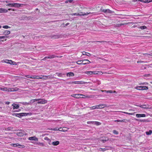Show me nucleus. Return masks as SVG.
Instances as JSON below:
<instances>
[{"label": "nucleus", "instance_id": "5", "mask_svg": "<svg viewBox=\"0 0 152 152\" xmlns=\"http://www.w3.org/2000/svg\"><path fill=\"white\" fill-rule=\"evenodd\" d=\"M101 10L104 13H113L114 12L113 11L110 10L109 9H104L102 8L101 9Z\"/></svg>", "mask_w": 152, "mask_h": 152}, {"label": "nucleus", "instance_id": "49", "mask_svg": "<svg viewBox=\"0 0 152 152\" xmlns=\"http://www.w3.org/2000/svg\"><path fill=\"white\" fill-rule=\"evenodd\" d=\"M48 59V56H46L44 57L43 59H42V60L45 61Z\"/></svg>", "mask_w": 152, "mask_h": 152}, {"label": "nucleus", "instance_id": "24", "mask_svg": "<svg viewBox=\"0 0 152 152\" xmlns=\"http://www.w3.org/2000/svg\"><path fill=\"white\" fill-rule=\"evenodd\" d=\"M85 73L87 75H91L93 74V71H88L85 72Z\"/></svg>", "mask_w": 152, "mask_h": 152}, {"label": "nucleus", "instance_id": "6", "mask_svg": "<svg viewBox=\"0 0 152 152\" xmlns=\"http://www.w3.org/2000/svg\"><path fill=\"white\" fill-rule=\"evenodd\" d=\"M136 88L138 90H147L148 89V87L146 86H137Z\"/></svg>", "mask_w": 152, "mask_h": 152}, {"label": "nucleus", "instance_id": "20", "mask_svg": "<svg viewBox=\"0 0 152 152\" xmlns=\"http://www.w3.org/2000/svg\"><path fill=\"white\" fill-rule=\"evenodd\" d=\"M59 144L58 141H54L52 142V144L53 145H57Z\"/></svg>", "mask_w": 152, "mask_h": 152}, {"label": "nucleus", "instance_id": "55", "mask_svg": "<svg viewBox=\"0 0 152 152\" xmlns=\"http://www.w3.org/2000/svg\"><path fill=\"white\" fill-rule=\"evenodd\" d=\"M44 139L50 141V140L47 137H45Z\"/></svg>", "mask_w": 152, "mask_h": 152}, {"label": "nucleus", "instance_id": "2", "mask_svg": "<svg viewBox=\"0 0 152 152\" xmlns=\"http://www.w3.org/2000/svg\"><path fill=\"white\" fill-rule=\"evenodd\" d=\"M78 62H81V63H79L80 65L83 64L85 65L86 64H89L91 63V62L88 59H84L81 60H79L78 61Z\"/></svg>", "mask_w": 152, "mask_h": 152}, {"label": "nucleus", "instance_id": "12", "mask_svg": "<svg viewBox=\"0 0 152 152\" xmlns=\"http://www.w3.org/2000/svg\"><path fill=\"white\" fill-rule=\"evenodd\" d=\"M83 95L81 94H73L72 96L76 98H80V96H83Z\"/></svg>", "mask_w": 152, "mask_h": 152}, {"label": "nucleus", "instance_id": "50", "mask_svg": "<svg viewBox=\"0 0 152 152\" xmlns=\"http://www.w3.org/2000/svg\"><path fill=\"white\" fill-rule=\"evenodd\" d=\"M90 108H91V110H94V109H96L95 106H93V107H90Z\"/></svg>", "mask_w": 152, "mask_h": 152}, {"label": "nucleus", "instance_id": "36", "mask_svg": "<svg viewBox=\"0 0 152 152\" xmlns=\"http://www.w3.org/2000/svg\"><path fill=\"white\" fill-rule=\"evenodd\" d=\"M40 77H39L38 76L35 75V76L34 77H32V78L34 79H39Z\"/></svg>", "mask_w": 152, "mask_h": 152}, {"label": "nucleus", "instance_id": "10", "mask_svg": "<svg viewBox=\"0 0 152 152\" xmlns=\"http://www.w3.org/2000/svg\"><path fill=\"white\" fill-rule=\"evenodd\" d=\"M4 61L5 63L7 64H11L14 65L16 63L15 62L11 60H9L7 59H6L5 60H4Z\"/></svg>", "mask_w": 152, "mask_h": 152}, {"label": "nucleus", "instance_id": "62", "mask_svg": "<svg viewBox=\"0 0 152 152\" xmlns=\"http://www.w3.org/2000/svg\"><path fill=\"white\" fill-rule=\"evenodd\" d=\"M73 15H79V13H75V14H73Z\"/></svg>", "mask_w": 152, "mask_h": 152}, {"label": "nucleus", "instance_id": "4", "mask_svg": "<svg viewBox=\"0 0 152 152\" xmlns=\"http://www.w3.org/2000/svg\"><path fill=\"white\" fill-rule=\"evenodd\" d=\"M0 90L4 91H16L13 88H9L7 89V88L5 87L4 88L0 87Z\"/></svg>", "mask_w": 152, "mask_h": 152}, {"label": "nucleus", "instance_id": "52", "mask_svg": "<svg viewBox=\"0 0 152 152\" xmlns=\"http://www.w3.org/2000/svg\"><path fill=\"white\" fill-rule=\"evenodd\" d=\"M124 24H127V23L123 24V23H121L119 24H118V26H121L122 25H123Z\"/></svg>", "mask_w": 152, "mask_h": 152}, {"label": "nucleus", "instance_id": "29", "mask_svg": "<svg viewBox=\"0 0 152 152\" xmlns=\"http://www.w3.org/2000/svg\"><path fill=\"white\" fill-rule=\"evenodd\" d=\"M59 36L58 35H54L52 36V38L53 39H56L57 38H58Z\"/></svg>", "mask_w": 152, "mask_h": 152}, {"label": "nucleus", "instance_id": "23", "mask_svg": "<svg viewBox=\"0 0 152 152\" xmlns=\"http://www.w3.org/2000/svg\"><path fill=\"white\" fill-rule=\"evenodd\" d=\"M82 54L83 55H86L88 56H91V54L90 53L86 52H83Z\"/></svg>", "mask_w": 152, "mask_h": 152}, {"label": "nucleus", "instance_id": "44", "mask_svg": "<svg viewBox=\"0 0 152 152\" xmlns=\"http://www.w3.org/2000/svg\"><path fill=\"white\" fill-rule=\"evenodd\" d=\"M113 132L115 134H118V132L115 130H113Z\"/></svg>", "mask_w": 152, "mask_h": 152}, {"label": "nucleus", "instance_id": "16", "mask_svg": "<svg viewBox=\"0 0 152 152\" xmlns=\"http://www.w3.org/2000/svg\"><path fill=\"white\" fill-rule=\"evenodd\" d=\"M136 116L137 118H140L142 117H145L146 115L145 114H137Z\"/></svg>", "mask_w": 152, "mask_h": 152}, {"label": "nucleus", "instance_id": "25", "mask_svg": "<svg viewBox=\"0 0 152 152\" xmlns=\"http://www.w3.org/2000/svg\"><path fill=\"white\" fill-rule=\"evenodd\" d=\"M39 79L46 80V79H47V76H46V75L41 76V77H40Z\"/></svg>", "mask_w": 152, "mask_h": 152}, {"label": "nucleus", "instance_id": "22", "mask_svg": "<svg viewBox=\"0 0 152 152\" xmlns=\"http://www.w3.org/2000/svg\"><path fill=\"white\" fill-rule=\"evenodd\" d=\"M11 145L12 146L14 147H16L19 146H21V145H20L19 143H16V144H11Z\"/></svg>", "mask_w": 152, "mask_h": 152}, {"label": "nucleus", "instance_id": "34", "mask_svg": "<svg viewBox=\"0 0 152 152\" xmlns=\"http://www.w3.org/2000/svg\"><path fill=\"white\" fill-rule=\"evenodd\" d=\"M139 28H140L142 29H145L147 28V27L146 26H141L140 27H139Z\"/></svg>", "mask_w": 152, "mask_h": 152}, {"label": "nucleus", "instance_id": "59", "mask_svg": "<svg viewBox=\"0 0 152 152\" xmlns=\"http://www.w3.org/2000/svg\"><path fill=\"white\" fill-rule=\"evenodd\" d=\"M125 121H126L125 120L123 119V120H120V121H120V122H126Z\"/></svg>", "mask_w": 152, "mask_h": 152}, {"label": "nucleus", "instance_id": "46", "mask_svg": "<svg viewBox=\"0 0 152 152\" xmlns=\"http://www.w3.org/2000/svg\"><path fill=\"white\" fill-rule=\"evenodd\" d=\"M94 123H95V124L96 125H99L100 124V123L96 121V122H94Z\"/></svg>", "mask_w": 152, "mask_h": 152}, {"label": "nucleus", "instance_id": "3", "mask_svg": "<svg viewBox=\"0 0 152 152\" xmlns=\"http://www.w3.org/2000/svg\"><path fill=\"white\" fill-rule=\"evenodd\" d=\"M36 100L37 101H38L37 103L38 104H45L47 103V100H45L44 99H37Z\"/></svg>", "mask_w": 152, "mask_h": 152}, {"label": "nucleus", "instance_id": "26", "mask_svg": "<svg viewBox=\"0 0 152 152\" xmlns=\"http://www.w3.org/2000/svg\"><path fill=\"white\" fill-rule=\"evenodd\" d=\"M99 108H102L106 106L105 104H99Z\"/></svg>", "mask_w": 152, "mask_h": 152}, {"label": "nucleus", "instance_id": "13", "mask_svg": "<svg viewBox=\"0 0 152 152\" xmlns=\"http://www.w3.org/2000/svg\"><path fill=\"white\" fill-rule=\"evenodd\" d=\"M28 140H34L36 141H38V139L35 136H33L29 137L28 138Z\"/></svg>", "mask_w": 152, "mask_h": 152}, {"label": "nucleus", "instance_id": "32", "mask_svg": "<svg viewBox=\"0 0 152 152\" xmlns=\"http://www.w3.org/2000/svg\"><path fill=\"white\" fill-rule=\"evenodd\" d=\"M56 74L58 77H61L62 76V74L61 73L57 72L56 73Z\"/></svg>", "mask_w": 152, "mask_h": 152}, {"label": "nucleus", "instance_id": "42", "mask_svg": "<svg viewBox=\"0 0 152 152\" xmlns=\"http://www.w3.org/2000/svg\"><path fill=\"white\" fill-rule=\"evenodd\" d=\"M69 129L66 127H63V132H65L67 131Z\"/></svg>", "mask_w": 152, "mask_h": 152}, {"label": "nucleus", "instance_id": "39", "mask_svg": "<svg viewBox=\"0 0 152 152\" xmlns=\"http://www.w3.org/2000/svg\"><path fill=\"white\" fill-rule=\"evenodd\" d=\"M22 104H23L24 105H25L26 104L28 105V104H31L29 102H23V103H22Z\"/></svg>", "mask_w": 152, "mask_h": 152}, {"label": "nucleus", "instance_id": "56", "mask_svg": "<svg viewBox=\"0 0 152 152\" xmlns=\"http://www.w3.org/2000/svg\"><path fill=\"white\" fill-rule=\"evenodd\" d=\"M39 145L42 146H44V144L43 143H39Z\"/></svg>", "mask_w": 152, "mask_h": 152}, {"label": "nucleus", "instance_id": "37", "mask_svg": "<svg viewBox=\"0 0 152 152\" xmlns=\"http://www.w3.org/2000/svg\"><path fill=\"white\" fill-rule=\"evenodd\" d=\"M8 36H0V39H4L5 38H8Z\"/></svg>", "mask_w": 152, "mask_h": 152}, {"label": "nucleus", "instance_id": "48", "mask_svg": "<svg viewBox=\"0 0 152 152\" xmlns=\"http://www.w3.org/2000/svg\"><path fill=\"white\" fill-rule=\"evenodd\" d=\"M148 54L147 53H143V54L145 55V57H148V58L149 57V56H148L147 54Z\"/></svg>", "mask_w": 152, "mask_h": 152}, {"label": "nucleus", "instance_id": "43", "mask_svg": "<svg viewBox=\"0 0 152 152\" xmlns=\"http://www.w3.org/2000/svg\"><path fill=\"white\" fill-rule=\"evenodd\" d=\"M137 63H146L147 62L146 61H138L137 62Z\"/></svg>", "mask_w": 152, "mask_h": 152}, {"label": "nucleus", "instance_id": "35", "mask_svg": "<svg viewBox=\"0 0 152 152\" xmlns=\"http://www.w3.org/2000/svg\"><path fill=\"white\" fill-rule=\"evenodd\" d=\"M94 82L97 83L98 85H99L101 83L100 81L98 80H96V81H94Z\"/></svg>", "mask_w": 152, "mask_h": 152}, {"label": "nucleus", "instance_id": "15", "mask_svg": "<svg viewBox=\"0 0 152 152\" xmlns=\"http://www.w3.org/2000/svg\"><path fill=\"white\" fill-rule=\"evenodd\" d=\"M55 57H58V56H56L54 55H49L48 56V58L52 59Z\"/></svg>", "mask_w": 152, "mask_h": 152}, {"label": "nucleus", "instance_id": "40", "mask_svg": "<svg viewBox=\"0 0 152 152\" xmlns=\"http://www.w3.org/2000/svg\"><path fill=\"white\" fill-rule=\"evenodd\" d=\"M149 121H150L148 119H146V120L144 119V120H142L140 121L141 122H148Z\"/></svg>", "mask_w": 152, "mask_h": 152}, {"label": "nucleus", "instance_id": "31", "mask_svg": "<svg viewBox=\"0 0 152 152\" xmlns=\"http://www.w3.org/2000/svg\"><path fill=\"white\" fill-rule=\"evenodd\" d=\"M47 79H52L53 78V77L52 75H48L47 76Z\"/></svg>", "mask_w": 152, "mask_h": 152}, {"label": "nucleus", "instance_id": "27", "mask_svg": "<svg viewBox=\"0 0 152 152\" xmlns=\"http://www.w3.org/2000/svg\"><path fill=\"white\" fill-rule=\"evenodd\" d=\"M101 91L102 92H105L106 93H112V90H109V91H107V90H101Z\"/></svg>", "mask_w": 152, "mask_h": 152}, {"label": "nucleus", "instance_id": "8", "mask_svg": "<svg viewBox=\"0 0 152 152\" xmlns=\"http://www.w3.org/2000/svg\"><path fill=\"white\" fill-rule=\"evenodd\" d=\"M140 107L144 108V109H151L152 107H150L148 104H143L140 105L138 106Z\"/></svg>", "mask_w": 152, "mask_h": 152}, {"label": "nucleus", "instance_id": "28", "mask_svg": "<svg viewBox=\"0 0 152 152\" xmlns=\"http://www.w3.org/2000/svg\"><path fill=\"white\" fill-rule=\"evenodd\" d=\"M152 133V131L151 130H150L148 132H146V134L147 135H150Z\"/></svg>", "mask_w": 152, "mask_h": 152}, {"label": "nucleus", "instance_id": "38", "mask_svg": "<svg viewBox=\"0 0 152 152\" xmlns=\"http://www.w3.org/2000/svg\"><path fill=\"white\" fill-rule=\"evenodd\" d=\"M3 28H4L7 29L9 28H10V27H9L8 26L6 25L4 26H3Z\"/></svg>", "mask_w": 152, "mask_h": 152}, {"label": "nucleus", "instance_id": "19", "mask_svg": "<svg viewBox=\"0 0 152 152\" xmlns=\"http://www.w3.org/2000/svg\"><path fill=\"white\" fill-rule=\"evenodd\" d=\"M74 76V74L72 72H69L67 74V76L68 77L73 76Z\"/></svg>", "mask_w": 152, "mask_h": 152}, {"label": "nucleus", "instance_id": "54", "mask_svg": "<svg viewBox=\"0 0 152 152\" xmlns=\"http://www.w3.org/2000/svg\"><path fill=\"white\" fill-rule=\"evenodd\" d=\"M58 129H59L58 130H59V131L63 132V128H58Z\"/></svg>", "mask_w": 152, "mask_h": 152}, {"label": "nucleus", "instance_id": "57", "mask_svg": "<svg viewBox=\"0 0 152 152\" xmlns=\"http://www.w3.org/2000/svg\"><path fill=\"white\" fill-rule=\"evenodd\" d=\"M95 108H96V109H99V105H97L96 106H95Z\"/></svg>", "mask_w": 152, "mask_h": 152}, {"label": "nucleus", "instance_id": "61", "mask_svg": "<svg viewBox=\"0 0 152 152\" xmlns=\"http://www.w3.org/2000/svg\"><path fill=\"white\" fill-rule=\"evenodd\" d=\"M94 122H93V121H88L87 122V124H91V123H93Z\"/></svg>", "mask_w": 152, "mask_h": 152}, {"label": "nucleus", "instance_id": "14", "mask_svg": "<svg viewBox=\"0 0 152 152\" xmlns=\"http://www.w3.org/2000/svg\"><path fill=\"white\" fill-rule=\"evenodd\" d=\"M12 106H13V109H18L19 108V105L16 104L15 103H13L12 104Z\"/></svg>", "mask_w": 152, "mask_h": 152}, {"label": "nucleus", "instance_id": "18", "mask_svg": "<svg viewBox=\"0 0 152 152\" xmlns=\"http://www.w3.org/2000/svg\"><path fill=\"white\" fill-rule=\"evenodd\" d=\"M10 32L9 31L6 30L3 33V34L6 35L10 34Z\"/></svg>", "mask_w": 152, "mask_h": 152}, {"label": "nucleus", "instance_id": "51", "mask_svg": "<svg viewBox=\"0 0 152 152\" xmlns=\"http://www.w3.org/2000/svg\"><path fill=\"white\" fill-rule=\"evenodd\" d=\"M140 85H147L148 84V83H141L140 84Z\"/></svg>", "mask_w": 152, "mask_h": 152}, {"label": "nucleus", "instance_id": "60", "mask_svg": "<svg viewBox=\"0 0 152 152\" xmlns=\"http://www.w3.org/2000/svg\"><path fill=\"white\" fill-rule=\"evenodd\" d=\"M25 77H27L28 78H32V77H31V76H30L29 75H26Z\"/></svg>", "mask_w": 152, "mask_h": 152}, {"label": "nucleus", "instance_id": "17", "mask_svg": "<svg viewBox=\"0 0 152 152\" xmlns=\"http://www.w3.org/2000/svg\"><path fill=\"white\" fill-rule=\"evenodd\" d=\"M8 12V10L6 9L0 8V13H6Z\"/></svg>", "mask_w": 152, "mask_h": 152}, {"label": "nucleus", "instance_id": "9", "mask_svg": "<svg viewBox=\"0 0 152 152\" xmlns=\"http://www.w3.org/2000/svg\"><path fill=\"white\" fill-rule=\"evenodd\" d=\"M20 132L16 133V134L18 136H23L25 134V132L22 130H20Z\"/></svg>", "mask_w": 152, "mask_h": 152}, {"label": "nucleus", "instance_id": "41", "mask_svg": "<svg viewBox=\"0 0 152 152\" xmlns=\"http://www.w3.org/2000/svg\"><path fill=\"white\" fill-rule=\"evenodd\" d=\"M37 99H31L30 100V103H33L34 102H35V101H36V100H37Z\"/></svg>", "mask_w": 152, "mask_h": 152}, {"label": "nucleus", "instance_id": "7", "mask_svg": "<svg viewBox=\"0 0 152 152\" xmlns=\"http://www.w3.org/2000/svg\"><path fill=\"white\" fill-rule=\"evenodd\" d=\"M31 114H29L26 113H18L17 116L18 117L21 118L22 116H26L28 115H31Z\"/></svg>", "mask_w": 152, "mask_h": 152}, {"label": "nucleus", "instance_id": "21", "mask_svg": "<svg viewBox=\"0 0 152 152\" xmlns=\"http://www.w3.org/2000/svg\"><path fill=\"white\" fill-rule=\"evenodd\" d=\"M103 73L102 72L100 71H93V74H101Z\"/></svg>", "mask_w": 152, "mask_h": 152}, {"label": "nucleus", "instance_id": "64", "mask_svg": "<svg viewBox=\"0 0 152 152\" xmlns=\"http://www.w3.org/2000/svg\"><path fill=\"white\" fill-rule=\"evenodd\" d=\"M148 56H152V53H151L150 54H147Z\"/></svg>", "mask_w": 152, "mask_h": 152}, {"label": "nucleus", "instance_id": "53", "mask_svg": "<svg viewBox=\"0 0 152 152\" xmlns=\"http://www.w3.org/2000/svg\"><path fill=\"white\" fill-rule=\"evenodd\" d=\"M58 130H59L58 128H54L52 130H54V131H58Z\"/></svg>", "mask_w": 152, "mask_h": 152}, {"label": "nucleus", "instance_id": "33", "mask_svg": "<svg viewBox=\"0 0 152 152\" xmlns=\"http://www.w3.org/2000/svg\"><path fill=\"white\" fill-rule=\"evenodd\" d=\"M122 112L124 113H125L126 114H128L129 115H133L134 113H128L125 112Z\"/></svg>", "mask_w": 152, "mask_h": 152}, {"label": "nucleus", "instance_id": "45", "mask_svg": "<svg viewBox=\"0 0 152 152\" xmlns=\"http://www.w3.org/2000/svg\"><path fill=\"white\" fill-rule=\"evenodd\" d=\"M106 42L105 41H93V42H100V43L104 42Z\"/></svg>", "mask_w": 152, "mask_h": 152}, {"label": "nucleus", "instance_id": "58", "mask_svg": "<svg viewBox=\"0 0 152 152\" xmlns=\"http://www.w3.org/2000/svg\"><path fill=\"white\" fill-rule=\"evenodd\" d=\"M18 115V113H13L12 114V115L13 116H15L17 117Z\"/></svg>", "mask_w": 152, "mask_h": 152}, {"label": "nucleus", "instance_id": "63", "mask_svg": "<svg viewBox=\"0 0 152 152\" xmlns=\"http://www.w3.org/2000/svg\"><path fill=\"white\" fill-rule=\"evenodd\" d=\"M10 103V102H5V104H9Z\"/></svg>", "mask_w": 152, "mask_h": 152}, {"label": "nucleus", "instance_id": "30", "mask_svg": "<svg viewBox=\"0 0 152 152\" xmlns=\"http://www.w3.org/2000/svg\"><path fill=\"white\" fill-rule=\"evenodd\" d=\"M90 13H91L90 12L88 13L87 12L86 13H85V14H80L79 13V15H80V16L85 15H88V14H90Z\"/></svg>", "mask_w": 152, "mask_h": 152}, {"label": "nucleus", "instance_id": "47", "mask_svg": "<svg viewBox=\"0 0 152 152\" xmlns=\"http://www.w3.org/2000/svg\"><path fill=\"white\" fill-rule=\"evenodd\" d=\"M13 127H8L7 129V130L9 131V130H11L13 129Z\"/></svg>", "mask_w": 152, "mask_h": 152}, {"label": "nucleus", "instance_id": "11", "mask_svg": "<svg viewBox=\"0 0 152 152\" xmlns=\"http://www.w3.org/2000/svg\"><path fill=\"white\" fill-rule=\"evenodd\" d=\"M87 83L86 82L83 81H74L69 83H73L75 84H85Z\"/></svg>", "mask_w": 152, "mask_h": 152}, {"label": "nucleus", "instance_id": "1", "mask_svg": "<svg viewBox=\"0 0 152 152\" xmlns=\"http://www.w3.org/2000/svg\"><path fill=\"white\" fill-rule=\"evenodd\" d=\"M7 6L10 7L19 8L21 7H23L24 5L23 4H20L18 3H9L6 5Z\"/></svg>", "mask_w": 152, "mask_h": 152}]
</instances>
